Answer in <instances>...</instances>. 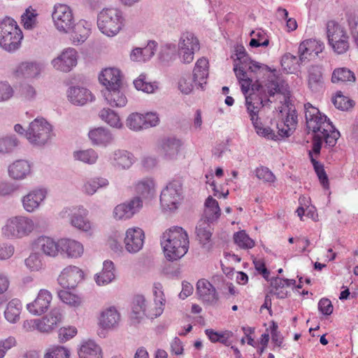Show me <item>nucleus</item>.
I'll use <instances>...</instances> for the list:
<instances>
[{
    "label": "nucleus",
    "instance_id": "obj_1",
    "mask_svg": "<svg viewBox=\"0 0 358 358\" xmlns=\"http://www.w3.org/2000/svg\"><path fill=\"white\" fill-rule=\"evenodd\" d=\"M305 117L307 127L316 134L313 137L312 155L318 156L320 153L322 140L325 146L332 148L336 145L340 136V132L332 124L331 122L320 110L313 107L310 103L304 105Z\"/></svg>",
    "mask_w": 358,
    "mask_h": 358
},
{
    "label": "nucleus",
    "instance_id": "obj_2",
    "mask_svg": "<svg viewBox=\"0 0 358 358\" xmlns=\"http://www.w3.org/2000/svg\"><path fill=\"white\" fill-rule=\"evenodd\" d=\"M161 245L167 260L171 262L178 260L188 251L187 233L182 227H171L162 234Z\"/></svg>",
    "mask_w": 358,
    "mask_h": 358
},
{
    "label": "nucleus",
    "instance_id": "obj_3",
    "mask_svg": "<svg viewBox=\"0 0 358 358\" xmlns=\"http://www.w3.org/2000/svg\"><path fill=\"white\" fill-rule=\"evenodd\" d=\"M236 55L235 62L238 61V63L234 64V71L241 84V91L245 94L251 84V79L249 78L248 71L261 74L264 72H271V69L267 65L252 60L242 45L236 48Z\"/></svg>",
    "mask_w": 358,
    "mask_h": 358
},
{
    "label": "nucleus",
    "instance_id": "obj_4",
    "mask_svg": "<svg viewBox=\"0 0 358 358\" xmlns=\"http://www.w3.org/2000/svg\"><path fill=\"white\" fill-rule=\"evenodd\" d=\"M263 75H267V80L264 85L267 90V94H257L248 92L243 94L245 96V102L252 103L256 107H262L271 101L268 96H273L277 93H283L284 86L280 78L277 75L275 69H271V72H264Z\"/></svg>",
    "mask_w": 358,
    "mask_h": 358
},
{
    "label": "nucleus",
    "instance_id": "obj_5",
    "mask_svg": "<svg viewBox=\"0 0 358 358\" xmlns=\"http://www.w3.org/2000/svg\"><path fill=\"white\" fill-rule=\"evenodd\" d=\"M23 38L22 31L10 17L0 20V46L8 51L17 50Z\"/></svg>",
    "mask_w": 358,
    "mask_h": 358
},
{
    "label": "nucleus",
    "instance_id": "obj_6",
    "mask_svg": "<svg viewBox=\"0 0 358 358\" xmlns=\"http://www.w3.org/2000/svg\"><path fill=\"white\" fill-rule=\"evenodd\" d=\"M34 229L33 220L24 216H15L7 220L1 228V234L8 239L22 238L28 236Z\"/></svg>",
    "mask_w": 358,
    "mask_h": 358
},
{
    "label": "nucleus",
    "instance_id": "obj_7",
    "mask_svg": "<svg viewBox=\"0 0 358 358\" xmlns=\"http://www.w3.org/2000/svg\"><path fill=\"white\" fill-rule=\"evenodd\" d=\"M99 30L108 36L116 35L122 26V16L120 10L116 8L103 9L97 17Z\"/></svg>",
    "mask_w": 358,
    "mask_h": 358
},
{
    "label": "nucleus",
    "instance_id": "obj_8",
    "mask_svg": "<svg viewBox=\"0 0 358 358\" xmlns=\"http://www.w3.org/2000/svg\"><path fill=\"white\" fill-rule=\"evenodd\" d=\"M24 135L31 144L43 145L51 138L52 126L43 118H36L30 123Z\"/></svg>",
    "mask_w": 358,
    "mask_h": 358
},
{
    "label": "nucleus",
    "instance_id": "obj_9",
    "mask_svg": "<svg viewBox=\"0 0 358 358\" xmlns=\"http://www.w3.org/2000/svg\"><path fill=\"white\" fill-rule=\"evenodd\" d=\"M182 198V182L180 179H173L162 191L160 203L165 210H173L178 208Z\"/></svg>",
    "mask_w": 358,
    "mask_h": 358
},
{
    "label": "nucleus",
    "instance_id": "obj_10",
    "mask_svg": "<svg viewBox=\"0 0 358 358\" xmlns=\"http://www.w3.org/2000/svg\"><path fill=\"white\" fill-rule=\"evenodd\" d=\"M52 18L56 29L62 32H69L75 19L71 8L67 4L56 3L52 11Z\"/></svg>",
    "mask_w": 358,
    "mask_h": 358
},
{
    "label": "nucleus",
    "instance_id": "obj_11",
    "mask_svg": "<svg viewBox=\"0 0 358 358\" xmlns=\"http://www.w3.org/2000/svg\"><path fill=\"white\" fill-rule=\"evenodd\" d=\"M143 207V201L139 196H135L129 201L117 205L113 210V216L117 220L131 218Z\"/></svg>",
    "mask_w": 358,
    "mask_h": 358
},
{
    "label": "nucleus",
    "instance_id": "obj_12",
    "mask_svg": "<svg viewBox=\"0 0 358 358\" xmlns=\"http://www.w3.org/2000/svg\"><path fill=\"white\" fill-rule=\"evenodd\" d=\"M78 53L74 48L65 49L57 57L52 60L53 67L62 72H69L76 66Z\"/></svg>",
    "mask_w": 358,
    "mask_h": 358
},
{
    "label": "nucleus",
    "instance_id": "obj_13",
    "mask_svg": "<svg viewBox=\"0 0 358 358\" xmlns=\"http://www.w3.org/2000/svg\"><path fill=\"white\" fill-rule=\"evenodd\" d=\"M108 161L115 169L125 170L131 166L135 158L133 154L127 150L117 149L109 154Z\"/></svg>",
    "mask_w": 358,
    "mask_h": 358
},
{
    "label": "nucleus",
    "instance_id": "obj_14",
    "mask_svg": "<svg viewBox=\"0 0 358 358\" xmlns=\"http://www.w3.org/2000/svg\"><path fill=\"white\" fill-rule=\"evenodd\" d=\"M145 234L138 227L129 228L126 231L124 243L126 250L131 253H136L142 249Z\"/></svg>",
    "mask_w": 358,
    "mask_h": 358
},
{
    "label": "nucleus",
    "instance_id": "obj_15",
    "mask_svg": "<svg viewBox=\"0 0 358 358\" xmlns=\"http://www.w3.org/2000/svg\"><path fill=\"white\" fill-rule=\"evenodd\" d=\"M196 293L199 299L207 305H215L219 300V296L215 288L209 281L205 279L198 280Z\"/></svg>",
    "mask_w": 358,
    "mask_h": 358
},
{
    "label": "nucleus",
    "instance_id": "obj_16",
    "mask_svg": "<svg viewBox=\"0 0 358 358\" xmlns=\"http://www.w3.org/2000/svg\"><path fill=\"white\" fill-rule=\"evenodd\" d=\"M83 276V272L78 267L69 266L62 271L57 280L64 288H73Z\"/></svg>",
    "mask_w": 358,
    "mask_h": 358
},
{
    "label": "nucleus",
    "instance_id": "obj_17",
    "mask_svg": "<svg viewBox=\"0 0 358 358\" xmlns=\"http://www.w3.org/2000/svg\"><path fill=\"white\" fill-rule=\"evenodd\" d=\"M52 298V294L48 290L41 289L36 299L27 305V308L30 313L41 315L50 307Z\"/></svg>",
    "mask_w": 358,
    "mask_h": 358
},
{
    "label": "nucleus",
    "instance_id": "obj_18",
    "mask_svg": "<svg viewBox=\"0 0 358 358\" xmlns=\"http://www.w3.org/2000/svg\"><path fill=\"white\" fill-rule=\"evenodd\" d=\"M324 48L322 42L315 39H308L303 41L299 47V60L303 62L310 60L312 57L318 56Z\"/></svg>",
    "mask_w": 358,
    "mask_h": 358
},
{
    "label": "nucleus",
    "instance_id": "obj_19",
    "mask_svg": "<svg viewBox=\"0 0 358 358\" xmlns=\"http://www.w3.org/2000/svg\"><path fill=\"white\" fill-rule=\"evenodd\" d=\"M122 77L119 69L108 68L101 71L99 76V80L106 87L105 90H110L122 86Z\"/></svg>",
    "mask_w": 358,
    "mask_h": 358
},
{
    "label": "nucleus",
    "instance_id": "obj_20",
    "mask_svg": "<svg viewBox=\"0 0 358 358\" xmlns=\"http://www.w3.org/2000/svg\"><path fill=\"white\" fill-rule=\"evenodd\" d=\"M62 317L61 310L57 308H53L42 319H38L39 331L46 333L51 331L62 322Z\"/></svg>",
    "mask_w": 358,
    "mask_h": 358
},
{
    "label": "nucleus",
    "instance_id": "obj_21",
    "mask_svg": "<svg viewBox=\"0 0 358 358\" xmlns=\"http://www.w3.org/2000/svg\"><path fill=\"white\" fill-rule=\"evenodd\" d=\"M150 313H155L147 310V303L145 297L142 295L136 296L132 302L131 318L134 322L139 323L145 316L150 317Z\"/></svg>",
    "mask_w": 358,
    "mask_h": 358
},
{
    "label": "nucleus",
    "instance_id": "obj_22",
    "mask_svg": "<svg viewBox=\"0 0 358 358\" xmlns=\"http://www.w3.org/2000/svg\"><path fill=\"white\" fill-rule=\"evenodd\" d=\"M67 96L71 103L77 106H83L94 99L90 90L80 87H70L67 92Z\"/></svg>",
    "mask_w": 358,
    "mask_h": 358
},
{
    "label": "nucleus",
    "instance_id": "obj_23",
    "mask_svg": "<svg viewBox=\"0 0 358 358\" xmlns=\"http://www.w3.org/2000/svg\"><path fill=\"white\" fill-rule=\"evenodd\" d=\"M46 192L43 189H34L31 191L22 199L23 208L29 213L37 209L41 203L45 199Z\"/></svg>",
    "mask_w": 358,
    "mask_h": 358
},
{
    "label": "nucleus",
    "instance_id": "obj_24",
    "mask_svg": "<svg viewBox=\"0 0 358 358\" xmlns=\"http://www.w3.org/2000/svg\"><path fill=\"white\" fill-rule=\"evenodd\" d=\"M107 103L112 107H124L127 103V99L123 92V87H115L102 91Z\"/></svg>",
    "mask_w": 358,
    "mask_h": 358
},
{
    "label": "nucleus",
    "instance_id": "obj_25",
    "mask_svg": "<svg viewBox=\"0 0 358 358\" xmlns=\"http://www.w3.org/2000/svg\"><path fill=\"white\" fill-rule=\"evenodd\" d=\"M308 85L313 92H318L324 85L322 68L319 65H312L308 69Z\"/></svg>",
    "mask_w": 358,
    "mask_h": 358
},
{
    "label": "nucleus",
    "instance_id": "obj_26",
    "mask_svg": "<svg viewBox=\"0 0 358 358\" xmlns=\"http://www.w3.org/2000/svg\"><path fill=\"white\" fill-rule=\"evenodd\" d=\"M36 245L45 255L55 257L60 249V240L56 242L52 238L42 236L37 238Z\"/></svg>",
    "mask_w": 358,
    "mask_h": 358
},
{
    "label": "nucleus",
    "instance_id": "obj_27",
    "mask_svg": "<svg viewBox=\"0 0 358 358\" xmlns=\"http://www.w3.org/2000/svg\"><path fill=\"white\" fill-rule=\"evenodd\" d=\"M208 61L206 58H200L196 62L193 70V81L203 89V85L206 83V79L208 78Z\"/></svg>",
    "mask_w": 358,
    "mask_h": 358
},
{
    "label": "nucleus",
    "instance_id": "obj_28",
    "mask_svg": "<svg viewBox=\"0 0 358 358\" xmlns=\"http://www.w3.org/2000/svg\"><path fill=\"white\" fill-rule=\"evenodd\" d=\"M60 250L71 258L80 257L84 252L83 245L80 242L69 238L60 240Z\"/></svg>",
    "mask_w": 358,
    "mask_h": 358
},
{
    "label": "nucleus",
    "instance_id": "obj_29",
    "mask_svg": "<svg viewBox=\"0 0 358 358\" xmlns=\"http://www.w3.org/2000/svg\"><path fill=\"white\" fill-rule=\"evenodd\" d=\"M89 138L93 144L106 147L111 143L113 137L110 131L104 127H98L89 132Z\"/></svg>",
    "mask_w": 358,
    "mask_h": 358
},
{
    "label": "nucleus",
    "instance_id": "obj_30",
    "mask_svg": "<svg viewBox=\"0 0 358 358\" xmlns=\"http://www.w3.org/2000/svg\"><path fill=\"white\" fill-rule=\"evenodd\" d=\"M120 315L115 307H110L103 310L100 316L99 324L103 329L115 327L119 322Z\"/></svg>",
    "mask_w": 358,
    "mask_h": 358
},
{
    "label": "nucleus",
    "instance_id": "obj_31",
    "mask_svg": "<svg viewBox=\"0 0 358 358\" xmlns=\"http://www.w3.org/2000/svg\"><path fill=\"white\" fill-rule=\"evenodd\" d=\"M181 145L182 142L180 140L169 137L162 140L161 149L164 156L167 159H171L178 155Z\"/></svg>",
    "mask_w": 358,
    "mask_h": 358
},
{
    "label": "nucleus",
    "instance_id": "obj_32",
    "mask_svg": "<svg viewBox=\"0 0 358 358\" xmlns=\"http://www.w3.org/2000/svg\"><path fill=\"white\" fill-rule=\"evenodd\" d=\"M30 171V164L25 160H17L8 167L9 176L16 180L24 178Z\"/></svg>",
    "mask_w": 358,
    "mask_h": 358
},
{
    "label": "nucleus",
    "instance_id": "obj_33",
    "mask_svg": "<svg viewBox=\"0 0 358 358\" xmlns=\"http://www.w3.org/2000/svg\"><path fill=\"white\" fill-rule=\"evenodd\" d=\"M354 72L346 67L335 69L331 75V82L334 84H350L355 82Z\"/></svg>",
    "mask_w": 358,
    "mask_h": 358
},
{
    "label": "nucleus",
    "instance_id": "obj_34",
    "mask_svg": "<svg viewBox=\"0 0 358 358\" xmlns=\"http://www.w3.org/2000/svg\"><path fill=\"white\" fill-rule=\"evenodd\" d=\"M220 215V208L218 202L209 196L205 202V210L203 213V220L208 223H212L219 218Z\"/></svg>",
    "mask_w": 358,
    "mask_h": 358
},
{
    "label": "nucleus",
    "instance_id": "obj_35",
    "mask_svg": "<svg viewBox=\"0 0 358 358\" xmlns=\"http://www.w3.org/2000/svg\"><path fill=\"white\" fill-rule=\"evenodd\" d=\"M90 25L85 20H80L73 26L72 41L75 43H83L88 37L90 33Z\"/></svg>",
    "mask_w": 358,
    "mask_h": 358
},
{
    "label": "nucleus",
    "instance_id": "obj_36",
    "mask_svg": "<svg viewBox=\"0 0 358 358\" xmlns=\"http://www.w3.org/2000/svg\"><path fill=\"white\" fill-rule=\"evenodd\" d=\"M78 355L80 358H102L101 348L93 341L84 342L78 351Z\"/></svg>",
    "mask_w": 358,
    "mask_h": 358
},
{
    "label": "nucleus",
    "instance_id": "obj_37",
    "mask_svg": "<svg viewBox=\"0 0 358 358\" xmlns=\"http://www.w3.org/2000/svg\"><path fill=\"white\" fill-rule=\"evenodd\" d=\"M22 310V303L17 299L10 301L4 311V317L10 323H16L20 320Z\"/></svg>",
    "mask_w": 358,
    "mask_h": 358
},
{
    "label": "nucleus",
    "instance_id": "obj_38",
    "mask_svg": "<svg viewBox=\"0 0 358 358\" xmlns=\"http://www.w3.org/2000/svg\"><path fill=\"white\" fill-rule=\"evenodd\" d=\"M114 278V264L113 262L106 260L103 264L102 271L96 275V282L99 285H105L110 283Z\"/></svg>",
    "mask_w": 358,
    "mask_h": 358
},
{
    "label": "nucleus",
    "instance_id": "obj_39",
    "mask_svg": "<svg viewBox=\"0 0 358 358\" xmlns=\"http://www.w3.org/2000/svg\"><path fill=\"white\" fill-rule=\"evenodd\" d=\"M41 70V67L37 63L26 62L18 66L16 73L18 76L25 78H34L40 74Z\"/></svg>",
    "mask_w": 358,
    "mask_h": 358
},
{
    "label": "nucleus",
    "instance_id": "obj_40",
    "mask_svg": "<svg viewBox=\"0 0 358 358\" xmlns=\"http://www.w3.org/2000/svg\"><path fill=\"white\" fill-rule=\"evenodd\" d=\"M162 288V285L160 282L154 283L153 293L155 295V303L156 308L155 310V313L149 314V316L151 317H157V316H159L163 312V306L165 303V299Z\"/></svg>",
    "mask_w": 358,
    "mask_h": 358
},
{
    "label": "nucleus",
    "instance_id": "obj_41",
    "mask_svg": "<svg viewBox=\"0 0 358 358\" xmlns=\"http://www.w3.org/2000/svg\"><path fill=\"white\" fill-rule=\"evenodd\" d=\"M327 34L329 43H332L341 38H345V36L348 35L344 28L333 20L327 23Z\"/></svg>",
    "mask_w": 358,
    "mask_h": 358
},
{
    "label": "nucleus",
    "instance_id": "obj_42",
    "mask_svg": "<svg viewBox=\"0 0 358 358\" xmlns=\"http://www.w3.org/2000/svg\"><path fill=\"white\" fill-rule=\"evenodd\" d=\"M135 191L145 199L152 197L155 192L154 181L150 178L138 181L136 185Z\"/></svg>",
    "mask_w": 358,
    "mask_h": 358
},
{
    "label": "nucleus",
    "instance_id": "obj_43",
    "mask_svg": "<svg viewBox=\"0 0 358 358\" xmlns=\"http://www.w3.org/2000/svg\"><path fill=\"white\" fill-rule=\"evenodd\" d=\"M196 234L197 239L203 245L209 243L212 236V228L210 223H208L206 220H203V219H201L196 227Z\"/></svg>",
    "mask_w": 358,
    "mask_h": 358
},
{
    "label": "nucleus",
    "instance_id": "obj_44",
    "mask_svg": "<svg viewBox=\"0 0 358 358\" xmlns=\"http://www.w3.org/2000/svg\"><path fill=\"white\" fill-rule=\"evenodd\" d=\"M78 211V213H74L71 217V225L80 230L88 231L91 229V224L83 215L86 214V210L82 207Z\"/></svg>",
    "mask_w": 358,
    "mask_h": 358
},
{
    "label": "nucleus",
    "instance_id": "obj_45",
    "mask_svg": "<svg viewBox=\"0 0 358 358\" xmlns=\"http://www.w3.org/2000/svg\"><path fill=\"white\" fill-rule=\"evenodd\" d=\"M109 182L104 178H94L87 180L83 185V192L88 195H93L99 188L106 187Z\"/></svg>",
    "mask_w": 358,
    "mask_h": 358
},
{
    "label": "nucleus",
    "instance_id": "obj_46",
    "mask_svg": "<svg viewBox=\"0 0 358 358\" xmlns=\"http://www.w3.org/2000/svg\"><path fill=\"white\" fill-rule=\"evenodd\" d=\"M38 14L31 6L28 7L21 16V21L25 29L31 30L37 27Z\"/></svg>",
    "mask_w": 358,
    "mask_h": 358
},
{
    "label": "nucleus",
    "instance_id": "obj_47",
    "mask_svg": "<svg viewBox=\"0 0 358 358\" xmlns=\"http://www.w3.org/2000/svg\"><path fill=\"white\" fill-rule=\"evenodd\" d=\"M100 118L110 127L120 129L122 127L117 113L110 108H103L99 113Z\"/></svg>",
    "mask_w": 358,
    "mask_h": 358
},
{
    "label": "nucleus",
    "instance_id": "obj_48",
    "mask_svg": "<svg viewBox=\"0 0 358 358\" xmlns=\"http://www.w3.org/2000/svg\"><path fill=\"white\" fill-rule=\"evenodd\" d=\"M189 48V50H199L200 45L198 38L189 31L182 34L178 43V48Z\"/></svg>",
    "mask_w": 358,
    "mask_h": 358
},
{
    "label": "nucleus",
    "instance_id": "obj_49",
    "mask_svg": "<svg viewBox=\"0 0 358 358\" xmlns=\"http://www.w3.org/2000/svg\"><path fill=\"white\" fill-rule=\"evenodd\" d=\"M73 157L76 160L88 164H94L98 159V154L93 149L78 150L73 152Z\"/></svg>",
    "mask_w": 358,
    "mask_h": 358
},
{
    "label": "nucleus",
    "instance_id": "obj_50",
    "mask_svg": "<svg viewBox=\"0 0 358 358\" xmlns=\"http://www.w3.org/2000/svg\"><path fill=\"white\" fill-rule=\"evenodd\" d=\"M308 155H309L310 162L313 165L315 171L317 173V176L322 187L324 189H329V180H328L327 175L324 169V166L322 164H320L319 162H317L313 157L311 152H310V153H308Z\"/></svg>",
    "mask_w": 358,
    "mask_h": 358
},
{
    "label": "nucleus",
    "instance_id": "obj_51",
    "mask_svg": "<svg viewBox=\"0 0 358 358\" xmlns=\"http://www.w3.org/2000/svg\"><path fill=\"white\" fill-rule=\"evenodd\" d=\"M250 36H252L250 41V45L252 48L266 47L269 44V39L266 34L262 29L252 31Z\"/></svg>",
    "mask_w": 358,
    "mask_h": 358
},
{
    "label": "nucleus",
    "instance_id": "obj_52",
    "mask_svg": "<svg viewBox=\"0 0 358 358\" xmlns=\"http://www.w3.org/2000/svg\"><path fill=\"white\" fill-rule=\"evenodd\" d=\"M235 243L242 249H250L255 246V241L249 237L244 230L234 234Z\"/></svg>",
    "mask_w": 358,
    "mask_h": 358
},
{
    "label": "nucleus",
    "instance_id": "obj_53",
    "mask_svg": "<svg viewBox=\"0 0 358 358\" xmlns=\"http://www.w3.org/2000/svg\"><path fill=\"white\" fill-rule=\"evenodd\" d=\"M143 114L138 113H131L126 120V125L131 130L138 131L144 129Z\"/></svg>",
    "mask_w": 358,
    "mask_h": 358
},
{
    "label": "nucleus",
    "instance_id": "obj_54",
    "mask_svg": "<svg viewBox=\"0 0 358 358\" xmlns=\"http://www.w3.org/2000/svg\"><path fill=\"white\" fill-rule=\"evenodd\" d=\"M134 87L137 90H141L146 93H152L157 89L155 83H150L146 80L145 74H141L139 77L134 81Z\"/></svg>",
    "mask_w": 358,
    "mask_h": 358
},
{
    "label": "nucleus",
    "instance_id": "obj_55",
    "mask_svg": "<svg viewBox=\"0 0 358 358\" xmlns=\"http://www.w3.org/2000/svg\"><path fill=\"white\" fill-rule=\"evenodd\" d=\"M332 103L336 108L341 110H348L354 105V101L343 95L341 92H337L336 96L332 98Z\"/></svg>",
    "mask_w": 358,
    "mask_h": 358
},
{
    "label": "nucleus",
    "instance_id": "obj_56",
    "mask_svg": "<svg viewBox=\"0 0 358 358\" xmlns=\"http://www.w3.org/2000/svg\"><path fill=\"white\" fill-rule=\"evenodd\" d=\"M70 351L63 346H53L48 349L44 358H69Z\"/></svg>",
    "mask_w": 358,
    "mask_h": 358
},
{
    "label": "nucleus",
    "instance_id": "obj_57",
    "mask_svg": "<svg viewBox=\"0 0 358 358\" xmlns=\"http://www.w3.org/2000/svg\"><path fill=\"white\" fill-rule=\"evenodd\" d=\"M58 296L64 303L69 306L77 307L81 303L80 297L69 291L60 290L58 292Z\"/></svg>",
    "mask_w": 358,
    "mask_h": 358
},
{
    "label": "nucleus",
    "instance_id": "obj_58",
    "mask_svg": "<svg viewBox=\"0 0 358 358\" xmlns=\"http://www.w3.org/2000/svg\"><path fill=\"white\" fill-rule=\"evenodd\" d=\"M17 145L18 141L14 136H6L0 138V152H10L17 146Z\"/></svg>",
    "mask_w": 358,
    "mask_h": 358
},
{
    "label": "nucleus",
    "instance_id": "obj_59",
    "mask_svg": "<svg viewBox=\"0 0 358 358\" xmlns=\"http://www.w3.org/2000/svg\"><path fill=\"white\" fill-rule=\"evenodd\" d=\"M20 186L17 184L2 181L0 182V196H11L20 189Z\"/></svg>",
    "mask_w": 358,
    "mask_h": 358
},
{
    "label": "nucleus",
    "instance_id": "obj_60",
    "mask_svg": "<svg viewBox=\"0 0 358 358\" xmlns=\"http://www.w3.org/2000/svg\"><path fill=\"white\" fill-rule=\"evenodd\" d=\"M256 176L264 182H273L275 180L274 174L267 167L261 166L255 170Z\"/></svg>",
    "mask_w": 358,
    "mask_h": 358
},
{
    "label": "nucleus",
    "instance_id": "obj_61",
    "mask_svg": "<svg viewBox=\"0 0 358 358\" xmlns=\"http://www.w3.org/2000/svg\"><path fill=\"white\" fill-rule=\"evenodd\" d=\"M334 50L338 54H343L349 49L348 36H345V38H340L336 40L332 43H329Z\"/></svg>",
    "mask_w": 358,
    "mask_h": 358
},
{
    "label": "nucleus",
    "instance_id": "obj_62",
    "mask_svg": "<svg viewBox=\"0 0 358 358\" xmlns=\"http://www.w3.org/2000/svg\"><path fill=\"white\" fill-rule=\"evenodd\" d=\"M252 124L259 135L266 137L268 139H277V136L275 134L274 131L270 127H263L262 123L259 122V120L257 121V124Z\"/></svg>",
    "mask_w": 358,
    "mask_h": 358
},
{
    "label": "nucleus",
    "instance_id": "obj_63",
    "mask_svg": "<svg viewBox=\"0 0 358 358\" xmlns=\"http://www.w3.org/2000/svg\"><path fill=\"white\" fill-rule=\"evenodd\" d=\"M26 266L31 271H38L42 267V262L39 256L36 254H31L25 259Z\"/></svg>",
    "mask_w": 358,
    "mask_h": 358
},
{
    "label": "nucleus",
    "instance_id": "obj_64",
    "mask_svg": "<svg viewBox=\"0 0 358 358\" xmlns=\"http://www.w3.org/2000/svg\"><path fill=\"white\" fill-rule=\"evenodd\" d=\"M351 35L358 48V14L348 20Z\"/></svg>",
    "mask_w": 358,
    "mask_h": 358
}]
</instances>
